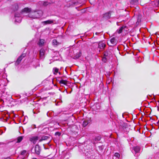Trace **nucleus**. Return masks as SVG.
Listing matches in <instances>:
<instances>
[{
	"label": "nucleus",
	"instance_id": "nucleus-1",
	"mask_svg": "<svg viewBox=\"0 0 159 159\" xmlns=\"http://www.w3.org/2000/svg\"><path fill=\"white\" fill-rule=\"evenodd\" d=\"M31 11L30 8L28 7H25L23 9L20 13H16L15 14V17L17 18L21 16V14L25 13H29Z\"/></svg>",
	"mask_w": 159,
	"mask_h": 159
},
{
	"label": "nucleus",
	"instance_id": "nucleus-2",
	"mask_svg": "<svg viewBox=\"0 0 159 159\" xmlns=\"http://www.w3.org/2000/svg\"><path fill=\"white\" fill-rule=\"evenodd\" d=\"M41 151L40 147L38 145H36L34 147H33L31 151L32 153L39 155Z\"/></svg>",
	"mask_w": 159,
	"mask_h": 159
},
{
	"label": "nucleus",
	"instance_id": "nucleus-3",
	"mask_svg": "<svg viewBox=\"0 0 159 159\" xmlns=\"http://www.w3.org/2000/svg\"><path fill=\"white\" fill-rule=\"evenodd\" d=\"M34 15H33L34 19L39 18L42 16L43 12L42 11H33Z\"/></svg>",
	"mask_w": 159,
	"mask_h": 159
},
{
	"label": "nucleus",
	"instance_id": "nucleus-4",
	"mask_svg": "<svg viewBox=\"0 0 159 159\" xmlns=\"http://www.w3.org/2000/svg\"><path fill=\"white\" fill-rule=\"evenodd\" d=\"M45 50L43 48H42L39 51V57L40 59H43L45 57Z\"/></svg>",
	"mask_w": 159,
	"mask_h": 159
},
{
	"label": "nucleus",
	"instance_id": "nucleus-5",
	"mask_svg": "<svg viewBox=\"0 0 159 159\" xmlns=\"http://www.w3.org/2000/svg\"><path fill=\"white\" fill-rule=\"evenodd\" d=\"M140 149V147L138 146L133 147V150L132 152L134 153H135V156H139L138 153H139Z\"/></svg>",
	"mask_w": 159,
	"mask_h": 159
},
{
	"label": "nucleus",
	"instance_id": "nucleus-6",
	"mask_svg": "<svg viewBox=\"0 0 159 159\" xmlns=\"http://www.w3.org/2000/svg\"><path fill=\"white\" fill-rule=\"evenodd\" d=\"M26 56L25 53L22 54L21 56L19 57L15 63L16 66L18 65L22 59Z\"/></svg>",
	"mask_w": 159,
	"mask_h": 159
},
{
	"label": "nucleus",
	"instance_id": "nucleus-7",
	"mask_svg": "<svg viewBox=\"0 0 159 159\" xmlns=\"http://www.w3.org/2000/svg\"><path fill=\"white\" fill-rule=\"evenodd\" d=\"M38 4L42 6H46L51 3L48 1H40L38 2Z\"/></svg>",
	"mask_w": 159,
	"mask_h": 159
},
{
	"label": "nucleus",
	"instance_id": "nucleus-8",
	"mask_svg": "<svg viewBox=\"0 0 159 159\" xmlns=\"http://www.w3.org/2000/svg\"><path fill=\"white\" fill-rule=\"evenodd\" d=\"M106 46V45L103 41L99 42L98 43V48L100 49H104Z\"/></svg>",
	"mask_w": 159,
	"mask_h": 159
},
{
	"label": "nucleus",
	"instance_id": "nucleus-9",
	"mask_svg": "<svg viewBox=\"0 0 159 159\" xmlns=\"http://www.w3.org/2000/svg\"><path fill=\"white\" fill-rule=\"evenodd\" d=\"M111 11H110L106 13L103 15V17L106 19H109L111 16Z\"/></svg>",
	"mask_w": 159,
	"mask_h": 159
},
{
	"label": "nucleus",
	"instance_id": "nucleus-10",
	"mask_svg": "<svg viewBox=\"0 0 159 159\" xmlns=\"http://www.w3.org/2000/svg\"><path fill=\"white\" fill-rule=\"evenodd\" d=\"M20 155L22 156V158H24L28 157L29 154H28L26 151L24 150L21 152Z\"/></svg>",
	"mask_w": 159,
	"mask_h": 159
},
{
	"label": "nucleus",
	"instance_id": "nucleus-11",
	"mask_svg": "<svg viewBox=\"0 0 159 159\" xmlns=\"http://www.w3.org/2000/svg\"><path fill=\"white\" fill-rule=\"evenodd\" d=\"M92 152H93V151L87 152L85 153V155L87 158H90L91 159L93 158V153H92Z\"/></svg>",
	"mask_w": 159,
	"mask_h": 159
},
{
	"label": "nucleus",
	"instance_id": "nucleus-12",
	"mask_svg": "<svg viewBox=\"0 0 159 159\" xmlns=\"http://www.w3.org/2000/svg\"><path fill=\"white\" fill-rule=\"evenodd\" d=\"M91 121L90 119H88L84 121L83 123V126L85 127Z\"/></svg>",
	"mask_w": 159,
	"mask_h": 159
},
{
	"label": "nucleus",
	"instance_id": "nucleus-13",
	"mask_svg": "<svg viewBox=\"0 0 159 159\" xmlns=\"http://www.w3.org/2000/svg\"><path fill=\"white\" fill-rule=\"evenodd\" d=\"M79 3H80V2H79L78 1L76 2L74 1H71V2H70L69 3V4L70 5L69 6H68V5H67V7H70V6H73V5H75V6L78 5Z\"/></svg>",
	"mask_w": 159,
	"mask_h": 159
},
{
	"label": "nucleus",
	"instance_id": "nucleus-14",
	"mask_svg": "<svg viewBox=\"0 0 159 159\" xmlns=\"http://www.w3.org/2000/svg\"><path fill=\"white\" fill-rule=\"evenodd\" d=\"M110 41L112 45H115L117 43L116 39L114 37L111 38V39Z\"/></svg>",
	"mask_w": 159,
	"mask_h": 159
},
{
	"label": "nucleus",
	"instance_id": "nucleus-15",
	"mask_svg": "<svg viewBox=\"0 0 159 159\" xmlns=\"http://www.w3.org/2000/svg\"><path fill=\"white\" fill-rule=\"evenodd\" d=\"M126 26L123 25L121 27H120L119 30H117L116 31L117 32L118 34H120L123 31V30L126 27Z\"/></svg>",
	"mask_w": 159,
	"mask_h": 159
},
{
	"label": "nucleus",
	"instance_id": "nucleus-16",
	"mask_svg": "<svg viewBox=\"0 0 159 159\" xmlns=\"http://www.w3.org/2000/svg\"><path fill=\"white\" fill-rule=\"evenodd\" d=\"M53 20H48L47 21H44L42 22V23L44 24V25L47 24H51L53 23Z\"/></svg>",
	"mask_w": 159,
	"mask_h": 159
},
{
	"label": "nucleus",
	"instance_id": "nucleus-17",
	"mask_svg": "<svg viewBox=\"0 0 159 159\" xmlns=\"http://www.w3.org/2000/svg\"><path fill=\"white\" fill-rule=\"evenodd\" d=\"M67 81L65 80H62V79L60 80V81H59V84H61V85L62 84L63 85H67Z\"/></svg>",
	"mask_w": 159,
	"mask_h": 159
},
{
	"label": "nucleus",
	"instance_id": "nucleus-18",
	"mask_svg": "<svg viewBox=\"0 0 159 159\" xmlns=\"http://www.w3.org/2000/svg\"><path fill=\"white\" fill-rule=\"evenodd\" d=\"M12 9L14 11H17L18 9V6L17 4H15L12 6Z\"/></svg>",
	"mask_w": 159,
	"mask_h": 159
},
{
	"label": "nucleus",
	"instance_id": "nucleus-19",
	"mask_svg": "<svg viewBox=\"0 0 159 159\" xmlns=\"http://www.w3.org/2000/svg\"><path fill=\"white\" fill-rule=\"evenodd\" d=\"M44 40L43 39H40L38 43V44L39 46H42L44 43Z\"/></svg>",
	"mask_w": 159,
	"mask_h": 159
},
{
	"label": "nucleus",
	"instance_id": "nucleus-20",
	"mask_svg": "<svg viewBox=\"0 0 159 159\" xmlns=\"http://www.w3.org/2000/svg\"><path fill=\"white\" fill-rule=\"evenodd\" d=\"M38 140V137H34L31 138L30 139V140L33 142L34 143H36L37 141Z\"/></svg>",
	"mask_w": 159,
	"mask_h": 159
},
{
	"label": "nucleus",
	"instance_id": "nucleus-21",
	"mask_svg": "<svg viewBox=\"0 0 159 159\" xmlns=\"http://www.w3.org/2000/svg\"><path fill=\"white\" fill-rule=\"evenodd\" d=\"M110 52L109 51L106 50L104 52L103 56L107 57L110 55Z\"/></svg>",
	"mask_w": 159,
	"mask_h": 159
},
{
	"label": "nucleus",
	"instance_id": "nucleus-22",
	"mask_svg": "<svg viewBox=\"0 0 159 159\" xmlns=\"http://www.w3.org/2000/svg\"><path fill=\"white\" fill-rule=\"evenodd\" d=\"M81 55V52H80L79 53H77L76 54L74 57V58L75 59H78L79 58Z\"/></svg>",
	"mask_w": 159,
	"mask_h": 159
},
{
	"label": "nucleus",
	"instance_id": "nucleus-23",
	"mask_svg": "<svg viewBox=\"0 0 159 159\" xmlns=\"http://www.w3.org/2000/svg\"><path fill=\"white\" fill-rule=\"evenodd\" d=\"M52 43L53 45L55 47L57 46L59 44V43L57 42L56 39H53L52 40Z\"/></svg>",
	"mask_w": 159,
	"mask_h": 159
},
{
	"label": "nucleus",
	"instance_id": "nucleus-24",
	"mask_svg": "<svg viewBox=\"0 0 159 159\" xmlns=\"http://www.w3.org/2000/svg\"><path fill=\"white\" fill-rule=\"evenodd\" d=\"M23 138V137L22 136H20L18 137L17 138V141L16 142L17 143H20L21 142V141L22 140Z\"/></svg>",
	"mask_w": 159,
	"mask_h": 159
},
{
	"label": "nucleus",
	"instance_id": "nucleus-25",
	"mask_svg": "<svg viewBox=\"0 0 159 159\" xmlns=\"http://www.w3.org/2000/svg\"><path fill=\"white\" fill-rule=\"evenodd\" d=\"M58 69L57 68H54L53 69V71L54 74H57L58 72Z\"/></svg>",
	"mask_w": 159,
	"mask_h": 159
},
{
	"label": "nucleus",
	"instance_id": "nucleus-26",
	"mask_svg": "<svg viewBox=\"0 0 159 159\" xmlns=\"http://www.w3.org/2000/svg\"><path fill=\"white\" fill-rule=\"evenodd\" d=\"M49 137L47 136H43L42 137L41 139H40V141H41L43 140H45L48 139Z\"/></svg>",
	"mask_w": 159,
	"mask_h": 159
},
{
	"label": "nucleus",
	"instance_id": "nucleus-27",
	"mask_svg": "<svg viewBox=\"0 0 159 159\" xmlns=\"http://www.w3.org/2000/svg\"><path fill=\"white\" fill-rule=\"evenodd\" d=\"M15 22H20L21 20V18L20 17L15 18Z\"/></svg>",
	"mask_w": 159,
	"mask_h": 159
},
{
	"label": "nucleus",
	"instance_id": "nucleus-28",
	"mask_svg": "<svg viewBox=\"0 0 159 159\" xmlns=\"http://www.w3.org/2000/svg\"><path fill=\"white\" fill-rule=\"evenodd\" d=\"M34 15L33 11L31 12L29 14L28 16L29 17L31 18L34 19V17H33V15Z\"/></svg>",
	"mask_w": 159,
	"mask_h": 159
},
{
	"label": "nucleus",
	"instance_id": "nucleus-29",
	"mask_svg": "<svg viewBox=\"0 0 159 159\" xmlns=\"http://www.w3.org/2000/svg\"><path fill=\"white\" fill-rule=\"evenodd\" d=\"M101 139V137L100 136H98L97 137H96L95 139V141H99Z\"/></svg>",
	"mask_w": 159,
	"mask_h": 159
},
{
	"label": "nucleus",
	"instance_id": "nucleus-30",
	"mask_svg": "<svg viewBox=\"0 0 159 159\" xmlns=\"http://www.w3.org/2000/svg\"><path fill=\"white\" fill-rule=\"evenodd\" d=\"M102 60L103 62H106L107 61V59L106 57L103 56L102 58Z\"/></svg>",
	"mask_w": 159,
	"mask_h": 159
},
{
	"label": "nucleus",
	"instance_id": "nucleus-31",
	"mask_svg": "<svg viewBox=\"0 0 159 159\" xmlns=\"http://www.w3.org/2000/svg\"><path fill=\"white\" fill-rule=\"evenodd\" d=\"M114 156L116 157L117 158H119L120 157V155L118 153L116 152L114 154Z\"/></svg>",
	"mask_w": 159,
	"mask_h": 159
},
{
	"label": "nucleus",
	"instance_id": "nucleus-32",
	"mask_svg": "<svg viewBox=\"0 0 159 159\" xmlns=\"http://www.w3.org/2000/svg\"><path fill=\"white\" fill-rule=\"evenodd\" d=\"M61 134V133L59 132H56L55 133V135H58V136H60Z\"/></svg>",
	"mask_w": 159,
	"mask_h": 159
},
{
	"label": "nucleus",
	"instance_id": "nucleus-33",
	"mask_svg": "<svg viewBox=\"0 0 159 159\" xmlns=\"http://www.w3.org/2000/svg\"><path fill=\"white\" fill-rule=\"evenodd\" d=\"M62 79L61 78H56V80L57 82H58L59 83V81H60V80Z\"/></svg>",
	"mask_w": 159,
	"mask_h": 159
},
{
	"label": "nucleus",
	"instance_id": "nucleus-34",
	"mask_svg": "<svg viewBox=\"0 0 159 159\" xmlns=\"http://www.w3.org/2000/svg\"><path fill=\"white\" fill-rule=\"evenodd\" d=\"M31 127L32 129H34L36 128V125H32Z\"/></svg>",
	"mask_w": 159,
	"mask_h": 159
},
{
	"label": "nucleus",
	"instance_id": "nucleus-35",
	"mask_svg": "<svg viewBox=\"0 0 159 159\" xmlns=\"http://www.w3.org/2000/svg\"><path fill=\"white\" fill-rule=\"evenodd\" d=\"M100 34L99 33L96 32L95 33V34L97 35H98Z\"/></svg>",
	"mask_w": 159,
	"mask_h": 159
},
{
	"label": "nucleus",
	"instance_id": "nucleus-36",
	"mask_svg": "<svg viewBox=\"0 0 159 159\" xmlns=\"http://www.w3.org/2000/svg\"><path fill=\"white\" fill-rule=\"evenodd\" d=\"M33 159H37L36 158H33Z\"/></svg>",
	"mask_w": 159,
	"mask_h": 159
},
{
	"label": "nucleus",
	"instance_id": "nucleus-37",
	"mask_svg": "<svg viewBox=\"0 0 159 159\" xmlns=\"http://www.w3.org/2000/svg\"><path fill=\"white\" fill-rule=\"evenodd\" d=\"M66 93H68L67 91L66 90Z\"/></svg>",
	"mask_w": 159,
	"mask_h": 159
},
{
	"label": "nucleus",
	"instance_id": "nucleus-38",
	"mask_svg": "<svg viewBox=\"0 0 159 159\" xmlns=\"http://www.w3.org/2000/svg\"><path fill=\"white\" fill-rule=\"evenodd\" d=\"M2 133H3V132H2V133H1V134H2Z\"/></svg>",
	"mask_w": 159,
	"mask_h": 159
}]
</instances>
